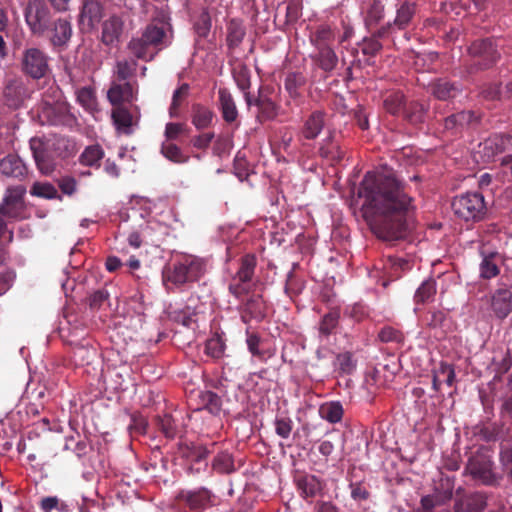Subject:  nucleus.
<instances>
[{
  "label": "nucleus",
  "instance_id": "f257e3e1",
  "mask_svg": "<svg viewBox=\"0 0 512 512\" xmlns=\"http://www.w3.org/2000/svg\"><path fill=\"white\" fill-rule=\"evenodd\" d=\"M361 212L372 232L385 241L404 238L413 198L393 171L368 172L359 188Z\"/></svg>",
  "mask_w": 512,
  "mask_h": 512
},
{
  "label": "nucleus",
  "instance_id": "f03ea898",
  "mask_svg": "<svg viewBox=\"0 0 512 512\" xmlns=\"http://www.w3.org/2000/svg\"><path fill=\"white\" fill-rule=\"evenodd\" d=\"M206 273V262L192 254H180L162 271L163 284L168 290L183 289L200 280Z\"/></svg>",
  "mask_w": 512,
  "mask_h": 512
},
{
  "label": "nucleus",
  "instance_id": "7ed1b4c3",
  "mask_svg": "<svg viewBox=\"0 0 512 512\" xmlns=\"http://www.w3.org/2000/svg\"><path fill=\"white\" fill-rule=\"evenodd\" d=\"M173 32L163 24L152 22L148 24L139 37H134L128 43V49L137 59L149 62L163 49L172 43Z\"/></svg>",
  "mask_w": 512,
  "mask_h": 512
},
{
  "label": "nucleus",
  "instance_id": "20e7f679",
  "mask_svg": "<svg viewBox=\"0 0 512 512\" xmlns=\"http://www.w3.org/2000/svg\"><path fill=\"white\" fill-rule=\"evenodd\" d=\"M389 12L393 17L377 29L378 37H394L398 32L406 31L416 24L419 7L415 0H390Z\"/></svg>",
  "mask_w": 512,
  "mask_h": 512
},
{
  "label": "nucleus",
  "instance_id": "39448f33",
  "mask_svg": "<svg viewBox=\"0 0 512 512\" xmlns=\"http://www.w3.org/2000/svg\"><path fill=\"white\" fill-rule=\"evenodd\" d=\"M454 214L466 221L478 222L487 212L484 197L478 192H468L456 196L451 204Z\"/></svg>",
  "mask_w": 512,
  "mask_h": 512
},
{
  "label": "nucleus",
  "instance_id": "423d86ee",
  "mask_svg": "<svg viewBox=\"0 0 512 512\" xmlns=\"http://www.w3.org/2000/svg\"><path fill=\"white\" fill-rule=\"evenodd\" d=\"M19 66L21 72L33 80L45 78L51 72L49 55L38 47H26L21 53Z\"/></svg>",
  "mask_w": 512,
  "mask_h": 512
},
{
  "label": "nucleus",
  "instance_id": "0eeeda50",
  "mask_svg": "<svg viewBox=\"0 0 512 512\" xmlns=\"http://www.w3.org/2000/svg\"><path fill=\"white\" fill-rule=\"evenodd\" d=\"M24 18L30 32L43 37L52 25V13L44 0H27Z\"/></svg>",
  "mask_w": 512,
  "mask_h": 512
},
{
  "label": "nucleus",
  "instance_id": "6e6552de",
  "mask_svg": "<svg viewBox=\"0 0 512 512\" xmlns=\"http://www.w3.org/2000/svg\"><path fill=\"white\" fill-rule=\"evenodd\" d=\"M26 188L23 185L9 186L0 203V215L7 220H19L24 218L26 211Z\"/></svg>",
  "mask_w": 512,
  "mask_h": 512
},
{
  "label": "nucleus",
  "instance_id": "1a4fd4ad",
  "mask_svg": "<svg viewBox=\"0 0 512 512\" xmlns=\"http://www.w3.org/2000/svg\"><path fill=\"white\" fill-rule=\"evenodd\" d=\"M360 14L365 27L374 30L381 27V24L389 12L390 0H358Z\"/></svg>",
  "mask_w": 512,
  "mask_h": 512
},
{
  "label": "nucleus",
  "instance_id": "9d476101",
  "mask_svg": "<svg viewBox=\"0 0 512 512\" xmlns=\"http://www.w3.org/2000/svg\"><path fill=\"white\" fill-rule=\"evenodd\" d=\"M468 51L474 58V65H477L479 69L489 68L500 57L496 42L490 38L474 41Z\"/></svg>",
  "mask_w": 512,
  "mask_h": 512
},
{
  "label": "nucleus",
  "instance_id": "9b49d317",
  "mask_svg": "<svg viewBox=\"0 0 512 512\" xmlns=\"http://www.w3.org/2000/svg\"><path fill=\"white\" fill-rule=\"evenodd\" d=\"M512 147V136L509 134H493L481 142L478 146L477 153L480 155L481 161L489 163L494 158Z\"/></svg>",
  "mask_w": 512,
  "mask_h": 512
},
{
  "label": "nucleus",
  "instance_id": "f8f14e48",
  "mask_svg": "<svg viewBox=\"0 0 512 512\" xmlns=\"http://www.w3.org/2000/svg\"><path fill=\"white\" fill-rule=\"evenodd\" d=\"M493 462L486 455H475L469 458L466 465V472L473 479L481 481L484 485H493L496 477L492 471Z\"/></svg>",
  "mask_w": 512,
  "mask_h": 512
},
{
  "label": "nucleus",
  "instance_id": "ddd939ff",
  "mask_svg": "<svg viewBox=\"0 0 512 512\" xmlns=\"http://www.w3.org/2000/svg\"><path fill=\"white\" fill-rule=\"evenodd\" d=\"M29 147L38 170L45 175L51 174L55 169V162L52 151L46 147L45 142L39 137H32Z\"/></svg>",
  "mask_w": 512,
  "mask_h": 512
},
{
  "label": "nucleus",
  "instance_id": "4468645a",
  "mask_svg": "<svg viewBox=\"0 0 512 512\" xmlns=\"http://www.w3.org/2000/svg\"><path fill=\"white\" fill-rule=\"evenodd\" d=\"M31 91L22 79L10 80L4 89L6 104L13 109H18L30 97Z\"/></svg>",
  "mask_w": 512,
  "mask_h": 512
},
{
  "label": "nucleus",
  "instance_id": "2eb2a0df",
  "mask_svg": "<svg viewBox=\"0 0 512 512\" xmlns=\"http://www.w3.org/2000/svg\"><path fill=\"white\" fill-rule=\"evenodd\" d=\"M44 36L49 38L53 47H66L72 36V26L70 21L66 18L52 19V25Z\"/></svg>",
  "mask_w": 512,
  "mask_h": 512
},
{
  "label": "nucleus",
  "instance_id": "dca6fc26",
  "mask_svg": "<svg viewBox=\"0 0 512 512\" xmlns=\"http://www.w3.org/2000/svg\"><path fill=\"white\" fill-rule=\"evenodd\" d=\"M239 311L244 323H249L252 319L261 321L266 315V303L261 295L252 294L246 300H242Z\"/></svg>",
  "mask_w": 512,
  "mask_h": 512
},
{
  "label": "nucleus",
  "instance_id": "f3484780",
  "mask_svg": "<svg viewBox=\"0 0 512 512\" xmlns=\"http://www.w3.org/2000/svg\"><path fill=\"white\" fill-rule=\"evenodd\" d=\"M487 506V496L483 492H473L457 497L454 512H483Z\"/></svg>",
  "mask_w": 512,
  "mask_h": 512
},
{
  "label": "nucleus",
  "instance_id": "a211bd4d",
  "mask_svg": "<svg viewBox=\"0 0 512 512\" xmlns=\"http://www.w3.org/2000/svg\"><path fill=\"white\" fill-rule=\"evenodd\" d=\"M0 172L6 177L22 180L26 177L28 169L18 155L9 153L0 159Z\"/></svg>",
  "mask_w": 512,
  "mask_h": 512
},
{
  "label": "nucleus",
  "instance_id": "6ab92c4d",
  "mask_svg": "<svg viewBox=\"0 0 512 512\" xmlns=\"http://www.w3.org/2000/svg\"><path fill=\"white\" fill-rule=\"evenodd\" d=\"M327 114L321 110L313 111L303 123L301 129L302 136L307 140H313L318 137L326 125Z\"/></svg>",
  "mask_w": 512,
  "mask_h": 512
},
{
  "label": "nucleus",
  "instance_id": "aec40b11",
  "mask_svg": "<svg viewBox=\"0 0 512 512\" xmlns=\"http://www.w3.org/2000/svg\"><path fill=\"white\" fill-rule=\"evenodd\" d=\"M107 97L113 106H121L124 102L131 103L134 100L133 85L130 82H113Z\"/></svg>",
  "mask_w": 512,
  "mask_h": 512
},
{
  "label": "nucleus",
  "instance_id": "412c9836",
  "mask_svg": "<svg viewBox=\"0 0 512 512\" xmlns=\"http://www.w3.org/2000/svg\"><path fill=\"white\" fill-rule=\"evenodd\" d=\"M179 498L184 501L191 509H203L210 505L211 492L206 488L197 490H182Z\"/></svg>",
  "mask_w": 512,
  "mask_h": 512
},
{
  "label": "nucleus",
  "instance_id": "4be33fe9",
  "mask_svg": "<svg viewBox=\"0 0 512 512\" xmlns=\"http://www.w3.org/2000/svg\"><path fill=\"white\" fill-rule=\"evenodd\" d=\"M491 307L496 317L506 318L512 312V292L498 289L492 296Z\"/></svg>",
  "mask_w": 512,
  "mask_h": 512
},
{
  "label": "nucleus",
  "instance_id": "5701e85b",
  "mask_svg": "<svg viewBox=\"0 0 512 512\" xmlns=\"http://www.w3.org/2000/svg\"><path fill=\"white\" fill-rule=\"evenodd\" d=\"M42 117L48 124L54 126L65 125L70 121L68 108L63 103L45 105L42 110Z\"/></svg>",
  "mask_w": 512,
  "mask_h": 512
},
{
  "label": "nucleus",
  "instance_id": "b1692460",
  "mask_svg": "<svg viewBox=\"0 0 512 512\" xmlns=\"http://www.w3.org/2000/svg\"><path fill=\"white\" fill-rule=\"evenodd\" d=\"M219 109L225 122L231 124L238 118L236 103L230 91L227 88H219Z\"/></svg>",
  "mask_w": 512,
  "mask_h": 512
},
{
  "label": "nucleus",
  "instance_id": "393cba45",
  "mask_svg": "<svg viewBox=\"0 0 512 512\" xmlns=\"http://www.w3.org/2000/svg\"><path fill=\"white\" fill-rule=\"evenodd\" d=\"M122 31L123 21L117 16H112L102 25L101 40L105 45L113 46L119 41Z\"/></svg>",
  "mask_w": 512,
  "mask_h": 512
},
{
  "label": "nucleus",
  "instance_id": "a878e982",
  "mask_svg": "<svg viewBox=\"0 0 512 512\" xmlns=\"http://www.w3.org/2000/svg\"><path fill=\"white\" fill-rule=\"evenodd\" d=\"M319 154L322 158L332 163H338L344 158L345 150L335 139L334 133H330L329 136L323 140L319 148Z\"/></svg>",
  "mask_w": 512,
  "mask_h": 512
},
{
  "label": "nucleus",
  "instance_id": "bb28decb",
  "mask_svg": "<svg viewBox=\"0 0 512 512\" xmlns=\"http://www.w3.org/2000/svg\"><path fill=\"white\" fill-rule=\"evenodd\" d=\"M246 35V27L242 20L231 19L226 27V44L230 50L240 46Z\"/></svg>",
  "mask_w": 512,
  "mask_h": 512
},
{
  "label": "nucleus",
  "instance_id": "cd10ccee",
  "mask_svg": "<svg viewBox=\"0 0 512 512\" xmlns=\"http://www.w3.org/2000/svg\"><path fill=\"white\" fill-rule=\"evenodd\" d=\"M474 119L475 116L472 111H460L444 119V129L452 134H457L474 121Z\"/></svg>",
  "mask_w": 512,
  "mask_h": 512
},
{
  "label": "nucleus",
  "instance_id": "c85d7f7f",
  "mask_svg": "<svg viewBox=\"0 0 512 512\" xmlns=\"http://www.w3.org/2000/svg\"><path fill=\"white\" fill-rule=\"evenodd\" d=\"M311 58L326 73L332 72L338 64V56L332 47L317 48V53Z\"/></svg>",
  "mask_w": 512,
  "mask_h": 512
},
{
  "label": "nucleus",
  "instance_id": "c756f323",
  "mask_svg": "<svg viewBox=\"0 0 512 512\" xmlns=\"http://www.w3.org/2000/svg\"><path fill=\"white\" fill-rule=\"evenodd\" d=\"M295 481L303 498L315 497L323 488L321 481L315 475H300Z\"/></svg>",
  "mask_w": 512,
  "mask_h": 512
},
{
  "label": "nucleus",
  "instance_id": "7c9ffc66",
  "mask_svg": "<svg viewBox=\"0 0 512 512\" xmlns=\"http://www.w3.org/2000/svg\"><path fill=\"white\" fill-rule=\"evenodd\" d=\"M254 105L258 107L257 119L261 123L273 120L278 114L277 104L261 91L259 96L254 100Z\"/></svg>",
  "mask_w": 512,
  "mask_h": 512
},
{
  "label": "nucleus",
  "instance_id": "2f4dec72",
  "mask_svg": "<svg viewBox=\"0 0 512 512\" xmlns=\"http://www.w3.org/2000/svg\"><path fill=\"white\" fill-rule=\"evenodd\" d=\"M215 113L208 107L196 103L192 105L191 121L197 130H204L212 125Z\"/></svg>",
  "mask_w": 512,
  "mask_h": 512
},
{
  "label": "nucleus",
  "instance_id": "473e14b6",
  "mask_svg": "<svg viewBox=\"0 0 512 512\" xmlns=\"http://www.w3.org/2000/svg\"><path fill=\"white\" fill-rule=\"evenodd\" d=\"M257 266V257L255 254L248 253L239 260V268L234 276L236 280L242 282H251Z\"/></svg>",
  "mask_w": 512,
  "mask_h": 512
},
{
  "label": "nucleus",
  "instance_id": "72a5a7b5",
  "mask_svg": "<svg viewBox=\"0 0 512 512\" xmlns=\"http://www.w3.org/2000/svg\"><path fill=\"white\" fill-rule=\"evenodd\" d=\"M431 93L439 100H449L455 98L461 88L455 83H451L445 79H438L431 84Z\"/></svg>",
  "mask_w": 512,
  "mask_h": 512
},
{
  "label": "nucleus",
  "instance_id": "f704fd0d",
  "mask_svg": "<svg viewBox=\"0 0 512 512\" xmlns=\"http://www.w3.org/2000/svg\"><path fill=\"white\" fill-rule=\"evenodd\" d=\"M383 107L391 115H398L405 107V96L400 90H388L383 94Z\"/></svg>",
  "mask_w": 512,
  "mask_h": 512
},
{
  "label": "nucleus",
  "instance_id": "c9c22d12",
  "mask_svg": "<svg viewBox=\"0 0 512 512\" xmlns=\"http://www.w3.org/2000/svg\"><path fill=\"white\" fill-rule=\"evenodd\" d=\"M501 257L497 252L489 253L482 258L479 266L480 277L483 279H491L499 275V263Z\"/></svg>",
  "mask_w": 512,
  "mask_h": 512
},
{
  "label": "nucleus",
  "instance_id": "e433bc0d",
  "mask_svg": "<svg viewBox=\"0 0 512 512\" xmlns=\"http://www.w3.org/2000/svg\"><path fill=\"white\" fill-rule=\"evenodd\" d=\"M305 84L306 77L301 72H290L285 77L284 89L291 99H299Z\"/></svg>",
  "mask_w": 512,
  "mask_h": 512
},
{
  "label": "nucleus",
  "instance_id": "4c0bfd02",
  "mask_svg": "<svg viewBox=\"0 0 512 512\" xmlns=\"http://www.w3.org/2000/svg\"><path fill=\"white\" fill-rule=\"evenodd\" d=\"M318 412L322 419L335 424L342 420L344 409L339 401H329L321 404Z\"/></svg>",
  "mask_w": 512,
  "mask_h": 512
},
{
  "label": "nucleus",
  "instance_id": "58836bf2",
  "mask_svg": "<svg viewBox=\"0 0 512 512\" xmlns=\"http://www.w3.org/2000/svg\"><path fill=\"white\" fill-rule=\"evenodd\" d=\"M312 45L317 48L332 47L335 34L329 25L323 24L316 28L310 37Z\"/></svg>",
  "mask_w": 512,
  "mask_h": 512
},
{
  "label": "nucleus",
  "instance_id": "ea45409f",
  "mask_svg": "<svg viewBox=\"0 0 512 512\" xmlns=\"http://www.w3.org/2000/svg\"><path fill=\"white\" fill-rule=\"evenodd\" d=\"M200 406L197 410H207L212 415H219L222 410L221 397L212 391H203L199 394Z\"/></svg>",
  "mask_w": 512,
  "mask_h": 512
},
{
  "label": "nucleus",
  "instance_id": "a19ab883",
  "mask_svg": "<svg viewBox=\"0 0 512 512\" xmlns=\"http://www.w3.org/2000/svg\"><path fill=\"white\" fill-rule=\"evenodd\" d=\"M427 109L424 104L412 101L403 109L404 119L412 125H418L425 121Z\"/></svg>",
  "mask_w": 512,
  "mask_h": 512
},
{
  "label": "nucleus",
  "instance_id": "79ce46f5",
  "mask_svg": "<svg viewBox=\"0 0 512 512\" xmlns=\"http://www.w3.org/2000/svg\"><path fill=\"white\" fill-rule=\"evenodd\" d=\"M112 119L117 130L124 134H130L132 126V115L128 109L122 106H115L112 110Z\"/></svg>",
  "mask_w": 512,
  "mask_h": 512
},
{
  "label": "nucleus",
  "instance_id": "37998d69",
  "mask_svg": "<svg viewBox=\"0 0 512 512\" xmlns=\"http://www.w3.org/2000/svg\"><path fill=\"white\" fill-rule=\"evenodd\" d=\"M160 151L166 159L176 164L187 163L190 159V157L184 154L182 149L173 142H163Z\"/></svg>",
  "mask_w": 512,
  "mask_h": 512
},
{
  "label": "nucleus",
  "instance_id": "c03bdc74",
  "mask_svg": "<svg viewBox=\"0 0 512 512\" xmlns=\"http://www.w3.org/2000/svg\"><path fill=\"white\" fill-rule=\"evenodd\" d=\"M104 157V151L98 144L85 148L80 155L79 161L84 166L99 167L100 161Z\"/></svg>",
  "mask_w": 512,
  "mask_h": 512
},
{
  "label": "nucleus",
  "instance_id": "a18cd8bd",
  "mask_svg": "<svg viewBox=\"0 0 512 512\" xmlns=\"http://www.w3.org/2000/svg\"><path fill=\"white\" fill-rule=\"evenodd\" d=\"M436 281L434 279L425 280L414 295L416 304H425L432 301L436 295Z\"/></svg>",
  "mask_w": 512,
  "mask_h": 512
},
{
  "label": "nucleus",
  "instance_id": "49530a36",
  "mask_svg": "<svg viewBox=\"0 0 512 512\" xmlns=\"http://www.w3.org/2000/svg\"><path fill=\"white\" fill-rule=\"evenodd\" d=\"M30 194L35 197L44 198V199H59L61 200V196L59 195L57 189L49 182H35L30 188Z\"/></svg>",
  "mask_w": 512,
  "mask_h": 512
},
{
  "label": "nucleus",
  "instance_id": "de8ad7c7",
  "mask_svg": "<svg viewBox=\"0 0 512 512\" xmlns=\"http://www.w3.org/2000/svg\"><path fill=\"white\" fill-rule=\"evenodd\" d=\"M233 79L236 82L237 87L242 91L246 92L251 86V73L249 68L245 64H238L232 70Z\"/></svg>",
  "mask_w": 512,
  "mask_h": 512
},
{
  "label": "nucleus",
  "instance_id": "09e8293b",
  "mask_svg": "<svg viewBox=\"0 0 512 512\" xmlns=\"http://www.w3.org/2000/svg\"><path fill=\"white\" fill-rule=\"evenodd\" d=\"M212 467L221 474L232 473L235 470L232 455L228 452L218 453L213 460Z\"/></svg>",
  "mask_w": 512,
  "mask_h": 512
},
{
  "label": "nucleus",
  "instance_id": "8fccbe9b",
  "mask_svg": "<svg viewBox=\"0 0 512 512\" xmlns=\"http://www.w3.org/2000/svg\"><path fill=\"white\" fill-rule=\"evenodd\" d=\"M156 425L158 429L168 439H174L178 433L177 424L170 414H164L156 417Z\"/></svg>",
  "mask_w": 512,
  "mask_h": 512
},
{
  "label": "nucleus",
  "instance_id": "3c124183",
  "mask_svg": "<svg viewBox=\"0 0 512 512\" xmlns=\"http://www.w3.org/2000/svg\"><path fill=\"white\" fill-rule=\"evenodd\" d=\"M340 318V311L337 308L331 309L327 314L322 317L319 326V332L322 335L328 336L337 327Z\"/></svg>",
  "mask_w": 512,
  "mask_h": 512
},
{
  "label": "nucleus",
  "instance_id": "603ef678",
  "mask_svg": "<svg viewBox=\"0 0 512 512\" xmlns=\"http://www.w3.org/2000/svg\"><path fill=\"white\" fill-rule=\"evenodd\" d=\"M334 368L339 374H351L356 368V362L350 352L340 353L334 360Z\"/></svg>",
  "mask_w": 512,
  "mask_h": 512
},
{
  "label": "nucleus",
  "instance_id": "864d4df0",
  "mask_svg": "<svg viewBox=\"0 0 512 512\" xmlns=\"http://www.w3.org/2000/svg\"><path fill=\"white\" fill-rule=\"evenodd\" d=\"M371 32L370 38H365L363 40L361 51L364 55L375 56L381 49L382 44L380 43V39H393L394 37H378L376 36L377 29L369 30Z\"/></svg>",
  "mask_w": 512,
  "mask_h": 512
},
{
  "label": "nucleus",
  "instance_id": "5fc2aeb1",
  "mask_svg": "<svg viewBox=\"0 0 512 512\" xmlns=\"http://www.w3.org/2000/svg\"><path fill=\"white\" fill-rule=\"evenodd\" d=\"M189 84L183 83L179 88H177L172 96V102L169 108L170 117H178L179 108L189 94Z\"/></svg>",
  "mask_w": 512,
  "mask_h": 512
},
{
  "label": "nucleus",
  "instance_id": "6e6d98bb",
  "mask_svg": "<svg viewBox=\"0 0 512 512\" xmlns=\"http://www.w3.org/2000/svg\"><path fill=\"white\" fill-rule=\"evenodd\" d=\"M189 132L190 129L185 123L169 122L165 126V142H172L178 140L181 136L188 135Z\"/></svg>",
  "mask_w": 512,
  "mask_h": 512
},
{
  "label": "nucleus",
  "instance_id": "4d7b16f0",
  "mask_svg": "<svg viewBox=\"0 0 512 512\" xmlns=\"http://www.w3.org/2000/svg\"><path fill=\"white\" fill-rule=\"evenodd\" d=\"M137 63L136 61H127L122 60L118 61L116 63V76L118 81L127 82L126 80L129 79L131 76L134 75L136 71Z\"/></svg>",
  "mask_w": 512,
  "mask_h": 512
},
{
  "label": "nucleus",
  "instance_id": "13d9d810",
  "mask_svg": "<svg viewBox=\"0 0 512 512\" xmlns=\"http://www.w3.org/2000/svg\"><path fill=\"white\" fill-rule=\"evenodd\" d=\"M378 338L381 342H384V343H389V342L400 343L403 341L404 336L400 330H398L392 326H384L378 332Z\"/></svg>",
  "mask_w": 512,
  "mask_h": 512
},
{
  "label": "nucleus",
  "instance_id": "bf43d9fd",
  "mask_svg": "<svg viewBox=\"0 0 512 512\" xmlns=\"http://www.w3.org/2000/svg\"><path fill=\"white\" fill-rule=\"evenodd\" d=\"M297 266H298V264L294 263L292 270L287 274V279H286V283H285V292L290 297L298 295L303 289V284L296 278V276L294 274V271Z\"/></svg>",
  "mask_w": 512,
  "mask_h": 512
},
{
  "label": "nucleus",
  "instance_id": "052dcab7",
  "mask_svg": "<svg viewBox=\"0 0 512 512\" xmlns=\"http://www.w3.org/2000/svg\"><path fill=\"white\" fill-rule=\"evenodd\" d=\"M64 449L72 451L78 458H81L88 453V443L86 440L75 441V438L70 436L66 437Z\"/></svg>",
  "mask_w": 512,
  "mask_h": 512
},
{
  "label": "nucleus",
  "instance_id": "680f3d73",
  "mask_svg": "<svg viewBox=\"0 0 512 512\" xmlns=\"http://www.w3.org/2000/svg\"><path fill=\"white\" fill-rule=\"evenodd\" d=\"M224 349L225 346L220 337H212L205 344V353L215 359L224 354Z\"/></svg>",
  "mask_w": 512,
  "mask_h": 512
},
{
  "label": "nucleus",
  "instance_id": "e2e57ef3",
  "mask_svg": "<svg viewBox=\"0 0 512 512\" xmlns=\"http://www.w3.org/2000/svg\"><path fill=\"white\" fill-rule=\"evenodd\" d=\"M250 288V282H242L236 280L234 277L228 285L229 293L239 300H242L243 297L250 292Z\"/></svg>",
  "mask_w": 512,
  "mask_h": 512
},
{
  "label": "nucleus",
  "instance_id": "0e129e2a",
  "mask_svg": "<svg viewBox=\"0 0 512 512\" xmlns=\"http://www.w3.org/2000/svg\"><path fill=\"white\" fill-rule=\"evenodd\" d=\"M274 424L278 436L283 439L289 438L293 428V421L289 417H277Z\"/></svg>",
  "mask_w": 512,
  "mask_h": 512
},
{
  "label": "nucleus",
  "instance_id": "69168bd1",
  "mask_svg": "<svg viewBox=\"0 0 512 512\" xmlns=\"http://www.w3.org/2000/svg\"><path fill=\"white\" fill-rule=\"evenodd\" d=\"M196 315L195 311H191L187 308L186 310L175 312L174 320L187 328H191L197 321Z\"/></svg>",
  "mask_w": 512,
  "mask_h": 512
},
{
  "label": "nucleus",
  "instance_id": "338daca9",
  "mask_svg": "<svg viewBox=\"0 0 512 512\" xmlns=\"http://www.w3.org/2000/svg\"><path fill=\"white\" fill-rule=\"evenodd\" d=\"M79 103L85 108H92L95 105L94 92L90 87H82L77 92Z\"/></svg>",
  "mask_w": 512,
  "mask_h": 512
},
{
  "label": "nucleus",
  "instance_id": "774afa93",
  "mask_svg": "<svg viewBox=\"0 0 512 512\" xmlns=\"http://www.w3.org/2000/svg\"><path fill=\"white\" fill-rule=\"evenodd\" d=\"M100 7L96 2L86 1L81 11V18L84 20L88 18L89 21H94L99 18Z\"/></svg>",
  "mask_w": 512,
  "mask_h": 512
}]
</instances>
